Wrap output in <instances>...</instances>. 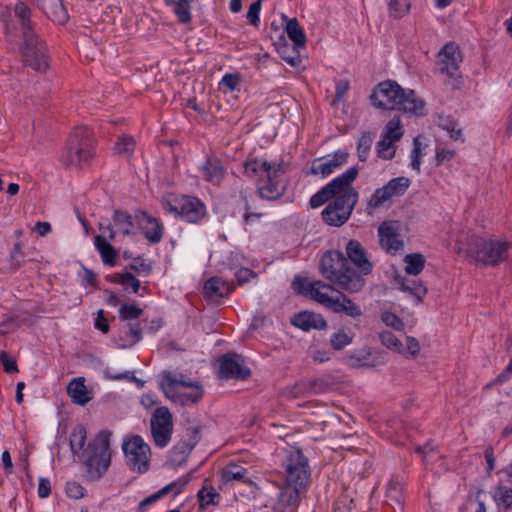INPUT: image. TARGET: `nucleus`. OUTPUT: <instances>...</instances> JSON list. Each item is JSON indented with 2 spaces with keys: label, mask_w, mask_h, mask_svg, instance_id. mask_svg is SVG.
<instances>
[{
  "label": "nucleus",
  "mask_w": 512,
  "mask_h": 512,
  "mask_svg": "<svg viewBox=\"0 0 512 512\" xmlns=\"http://www.w3.org/2000/svg\"><path fill=\"white\" fill-rule=\"evenodd\" d=\"M346 254L348 259L340 251L326 252L321 258L320 273L339 289L357 293L365 286L364 276L372 272L373 265L357 240L347 243Z\"/></svg>",
  "instance_id": "1"
},
{
  "label": "nucleus",
  "mask_w": 512,
  "mask_h": 512,
  "mask_svg": "<svg viewBox=\"0 0 512 512\" xmlns=\"http://www.w3.org/2000/svg\"><path fill=\"white\" fill-rule=\"evenodd\" d=\"M372 105L382 110H399L416 117L426 114L425 102L412 89L402 88L396 81L380 82L370 95Z\"/></svg>",
  "instance_id": "2"
},
{
  "label": "nucleus",
  "mask_w": 512,
  "mask_h": 512,
  "mask_svg": "<svg viewBox=\"0 0 512 512\" xmlns=\"http://www.w3.org/2000/svg\"><path fill=\"white\" fill-rule=\"evenodd\" d=\"M286 171L287 165L282 160L269 162L250 158L244 163L245 175L256 181L261 198L267 200H276L284 194L287 186Z\"/></svg>",
  "instance_id": "3"
},
{
  "label": "nucleus",
  "mask_w": 512,
  "mask_h": 512,
  "mask_svg": "<svg viewBox=\"0 0 512 512\" xmlns=\"http://www.w3.org/2000/svg\"><path fill=\"white\" fill-rule=\"evenodd\" d=\"M14 11L21 25L23 35L21 52L25 64L38 72H45L49 68L47 48L33 31L30 22V9L20 2L15 6Z\"/></svg>",
  "instance_id": "4"
},
{
  "label": "nucleus",
  "mask_w": 512,
  "mask_h": 512,
  "mask_svg": "<svg viewBox=\"0 0 512 512\" xmlns=\"http://www.w3.org/2000/svg\"><path fill=\"white\" fill-rule=\"evenodd\" d=\"M159 385L168 399L182 406L197 404L204 395L202 384L183 373L164 371Z\"/></svg>",
  "instance_id": "5"
},
{
  "label": "nucleus",
  "mask_w": 512,
  "mask_h": 512,
  "mask_svg": "<svg viewBox=\"0 0 512 512\" xmlns=\"http://www.w3.org/2000/svg\"><path fill=\"white\" fill-rule=\"evenodd\" d=\"M332 283H324L317 280L311 286L310 295L313 301L336 314H343L352 319H359L363 312L361 307L347 297L343 292L336 289Z\"/></svg>",
  "instance_id": "6"
},
{
  "label": "nucleus",
  "mask_w": 512,
  "mask_h": 512,
  "mask_svg": "<svg viewBox=\"0 0 512 512\" xmlns=\"http://www.w3.org/2000/svg\"><path fill=\"white\" fill-rule=\"evenodd\" d=\"M511 248L507 241L472 237L466 254L484 266H497L508 258Z\"/></svg>",
  "instance_id": "7"
},
{
  "label": "nucleus",
  "mask_w": 512,
  "mask_h": 512,
  "mask_svg": "<svg viewBox=\"0 0 512 512\" xmlns=\"http://www.w3.org/2000/svg\"><path fill=\"white\" fill-rule=\"evenodd\" d=\"M93 142L89 128L84 126L75 128L61 155V162L67 167L88 163L95 154Z\"/></svg>",
  "instance_id": "8"
},
{
  "label": "nucleus",
  "mask_w": 512,
  "mask_h": 512,
  "mask_svg": "<svg viewBox=\"0 0 512 512\" xmlns=\"http://www.w3.org/2000/svg\"><path fill=\"white\" fill-rule=\"evenodd\" d=\"M110 431H100L93 444L88 446V455L83 468L91 478H101L111 465Z\"/></svg>",
  "instance_id": "9"
},
{
  "label": "nucleus",
  "mask_w": 512,
  "mask_h": 512,
  "mask_svg": "<svg viewBox=\"0 0 512 512\" xmlns=\"http://www.w3.org/2000/svg\"><path fill=\"white\" fill-rule=\"evenodd\" d=\"M343 191L335 196L333 202L322 211V219L331 226H341L350 217L357 201L358 192L348 184Z\"/></svg>",
  "instance_id": "10"
},
{
  "label": "nucleus",
  "mask_w": 512,
  "mask_h": 512,
  "mask_svg": "<svg viewBox=\"0 0 512 512\" xmlns=\"http://www.w3.org/2000/svg\"><path fill=\"white\" fill-rule=\"evenodd\" d=\"M162 207L165 211L179 216L188 223H197L206 214L205 205L199 199L186 195L164 197Z\"/></svg>",
  "instance_id": "11"
},
{
  "label": "nucleus",
  "mask_w": 512,
  "mask_h": 512,
  "mask_svg": "<svg viewBox=\"0 0 512 512\" xmlns=\"http://www.w3.org/2000/svg\"><path fill=\"white\" fill-rule=\"evenodd\" d=\"M122 449L129 468L145 473L150 467L151 451L149 445L139 435H133L123 441Z\"/></svg>",
  "instance_id": "12"
},
{
  "label": "nucleus",
  "mask_w": 512,
  "mask_h": 512,
  "mask_svg": "<svg viewBox=\"0 0 512 512\" xmlns=\"http://www.w3.org/2000/svg\"><path fill=\"white\" fill-rule=\"evenodd\" d=\"M357 175L358 169L356 167L353 166L347 169L343 174L333 179L310 198L311 207H320L328 200L334 199L337 194L343 191V186L352 184Z\"/></svg>",
  "instance_id": "13"
},
{
  "label": "nucleus",
  "mask_w": 512,
  "mask_h": 512,
  "mask_svg": "<svg viewBox=\"0 0 512 512\" xmlns=\"http://www.w3.org/2000/svg\"><path fill=\"white\" fill-rule=\"evenodd\" d=\"M150 425L155 444L161 448L167 446L173 431V419L169 409L165 406L156 408L152 414Z\"/></svg>",
  "instance_id": "14"
},
{
  "label": "nucleus",
  "mask_w": 512,
  "mask_h": 512,
  "mask_svg": "<svg viewBox=\"0 0 512 512\" xmlns=\"http://www.w3.org/2000/svg\"><path fill=\"white\" fill-rule=\"evenodd\" d=\"M409 186L410 180L407 177L391 179L386 185L374 191L368 201V208L377 209L391 198L402 196Z\"/></svg>",
  "instance_id": "15"
},
{
  "label": "nucleus",
  "mask_w": 512,
  "mask_h": 512,
  "mask_svg": "<svg viewBox=\"0 0 512 512\" xmlns=\"http://www.w3.org/2000/svg\"><path fill=\"white\" fill-rule=\"evenodd\" d=\"M186 439L177 443L170 452L167 464L171 467L181 465L186 461L188 453L195 447L201 440V427L191 426L185 431Z\"/></svg>",
  "instance_id": "16"
},
{
  "label": "nucleus",
  "mask_w": 512,
  "mask_h": 512,
  "mask_svg": "<svg viewBox=\"0 0 512 512\" xmlns=\"http://www.w3.org/2000/svg\"><path fill=\"white\" fill-rule=\"evenodd\" d=\"M438 59L439 71L449 77H455L463 57L459 46L450 42L438 52Z\"/></svg>",
  "instance_id": "17"
},
{
  "label": "nucleus",
  "mask_w": 512,
  "mask_h": 512,
  "mask_svg": "<svg viewBox=\"0 0 512 512\" xmlns=\"http://www.w3.org/2000/svg\"><path fill=\"white\" fill-rule=\"evenodd\" d=\"M349 154L345 151L338 150L333 155L314 159L311 163L309 174L328 177L335 170L347 163Z\"/></svg>",
  "instance_id": "18"
},
{
  "label": "nucleus",
  "mask_w": 512,
  "mask_h": 512,
  "mask_svg": "<svg viewBox=\"0 0 512 512\" xmlns=\"http://www.w3.org/2000/svg\"><path fill=\"white\" fill-rule=\"evenodd\" d=\"M219 374L225 379H246L251 372L245 367L244 360L240 355L229 353L220 358Z\"/></svg>",
  "instance_id": "19"
},
{
  "label": "nucleus",
  "mask_w": 512,
  "mask_h": 512,
  "mask_svg": "<svg viewBox=\"0 0 512 512\" xmlns=\"http://www.w3.org/2000/svg\"><path fill=\"white\" fill-rule=\"evenodd\" d=\"M333 386L332 378L321 376L297 382L290 390L293 398L320 394L328 391Z\"/></svg>",
  "instance_id": "20"
},
{
  "label": "nucleus",
  "mask_w": 512,
  "mask_h": 512,
  "mask_svg": "<svg viewBox=\"0 0 512 512\" xmlns=\"http://www.w3.org/2000/svg\"><path fill=\"white\" fill-rule=\"evenodd\" d=\"M287 480H308L311 471L308 459L300 450H294L287 456L286 463Z\"/></svg>",
  "instance_id": "21"
},
{
  "label": "nucleus",
  "mask_w": 512,
  "mask_h": 512,
  "mask_svg": "<svg viewBox=\"0 0 512 512\" xmlns=\"http://www.w3.org/2000/svg\"><path fill=\"white\" fill-rule=\"evenodd\" d=\"M378 236L381 247L388 253L394 254L403 246L394 222H383L378 228Z\"/></svg>",
  "instance_id": "22"
},
{
  "label": "nucleus",
  "mask_w": 512,
  "mask_h": 512,
  "mask_svg": "<svg viewBox=\"0 0 512 512\" xmlns=\"http://www.w3.org/2000/svg\"><path fill=\"white\" fill-rule=\"evenodd\" d=\"M292 324L303 331H309L311 329L323 330L328 326L327 321L321 314L310 311H303L295 315Z\"/></svg>",
  "instance_id": "23"
},
{
  "label": "nucleus",
  "mask_w": 512,
  "mask_h": 512,
  "mask_svg": "<svg viewBox=\"0 0 512 512\" xmlns=\"http://www.w3.org/2000/svg\"><path fill=\"white\" fill-rule=\"evenodd\" d=\"M38 6L49 19L58 24L68 20V14L61 0H36Z\"/></svg>",
  "instance_id": "24"
},
{
  "label": "nucleus",
  "mask_w": 512,
  "mask_h": 512,
  "mask_svg": "<svg viewBox=\"0 0 512 512\" xmlns=\"http://www.w3.org/2000/svg\"><path fill=\"white\" fill-rule=\"evenodd\" d=\"M201 171L205 180L213 185H219L225 175L222 162L216 157H207Z\"/></svg>",
  "instance_id": "25"
},
{
  "label": "nucleus",
  "mask_w": 512,
  "mask_h": 512,
  "mask_svg": "<svg viewBox=\"0 0 512 512\" xmlns=\"http://www.w3.org/2000/svg\"><path fill=\"white\" fill-rule=\"evenodd\" d=\"M67 393L71 397L72 402L78 405H84L92 399L90 392L85 386L83 377L72 379L67 386Z\"/></svg>",
  "instance_id": "26"
},
{
  "label": "nucleus",
  "mask_w": 512,
  "mask_h": 512,
  "mask_svg": "<svg viewBox=\"0 0 512 512\" xmlns=\"http://www.w3.org/2000/svg\"><path fill=\"white\" fill-rule=\"evenodd\" d=\"M234 287L220 277H212L205 282L204 293L209 298L228 296Z\"/></svg>",
  "instance_id": "27"
},
{
  "label": "nucleus",
  "mask_w": 512,
  "mask_h": 512,
  "mask_svg": "<svg viewBox=\"0 0 512 512\" xmlns=\"http://www.w3.org/2000/svg\"><path fill=\"white\" fill-rule=\"evenodd\" d=\"M142 231L145 238L151 243H158L163 236V226L158 219L142 213Z\"/></svg>",
  "instance_id": "28"
},
{
  "label": "nucleus",
  "mask_w": 512,
  "mask_h": 512,
  "mask_svg": "<svg viewBox=\"0 0 512 512\" xmlns=\"http://www.w3.org/2000/svg\"><path fill=\"white\" fill-rule=\"evenodd\" d=\"M306 490L305 482H285L280 493V500L287 505H296L300 495Z\"/></svg>",
  "instance_id": "29"
},
{
  "label": "nucleus",
  "mask_w": 512,
  "mask_h": 512,
  "mask_svg": "<svg viewBox=\"0 0 512 512\" xmlns=\"http://www.w3.org/2000/svg\"><path fill=\"white\" fill-rule=\"evenodd\" d=\"M94 245L105 265L114 266L116 264L118 253L105 236L96 235L94 238Z\"/></svg>",
  "instance_id": "30"
},
{
  "label": "nucleus",
  "mask_w": 512,
  "mask_h": 512,
  "mask_svg": "<svg viewBox=\"0 0 512 512\" xmlns=\"http://www.w3.org/2000/svg\"><path fill=\"white\" fill-rule=\"evenodd\" d=\"M87 439V432L83 425H76L70 434V448L74 455H80L84 452V447Z\"/></svg>",
  "instance_id": "31"
},
{
  "label": "nucleus",
  "mask_w": 512,
  "mask_h": 512,
  "mask_svg": "<svg viewBox=\"0 0 512 512\" xmlns=\"http://www.w3.org/2000/svg\"><path fill=\"white\" fill-rule=\"evenodd\" d=\"M197 496L201 510L206 509L210 505H218L221 500L220 494L211 485H204L202 489L198 491Z\"/></svg>",
  "instance_id": "32"
},
{
  "label": "nucleus",
  "mask_w": 512,
  "mask_h": 512,
  "mask_svg": "<svg viewBox=\"0 0 512 512\" xmlns=\"http://www.w3.org/2000/svg\"><path fill=\"white\" fill-rule=\"evenodd\" d=\"M285 31L288 37L294 43V48H304L306 43V36L303 29L300 27L296 18L290 19L287 24Z\"/></svg>",
  "instance_id": "33"
},
{
  "label": "nucleus",
  "mask_w": 512,
  "mask_h": 512,
  "mask_svg": "<svg viewBox=\"0 0 512 512\" xmlns=\"http://www.w3.org/2000/svg\"><path fill=\"white\" fill-rule=\"evenodd\" d=\"M250 471L234 463L226 465L222 470V480H250Z\"/></svg>",
  "instance_id": "34"
},
{
  "label": "nucleus",
  "mask_w": 512,
  "mask_h": 512,
  "mask_svg": "<svg viewBox=\"0 0 512 512\" xmlns=\"http://www.w3.org/2000/svg\"><path fill=\"white\" fill-rule=\"evenodd\" d=\"M171 492H173L174 495L176 496L181 492V487H178L176 482H170L168 485H166L156 493L143 499L139 504V509L143 510L146 506L155 503L156 501H158L159 499L163 498L164 496Z\"/></svg>",
  "instance_id": "35"
},
{
  "label": "nucleus",
  "mask_w": 512,
  "mask_h": 512,
  "mask_svg": "<svg viewBox=\"0 0 512 512\" xmlns=\"http://www.w3.org/2000/svg\"><path fill=\"white\" fill-rule=\"evenodd\" d=\"M403 134L404 130L402 128L400 117L396 115L386 124L382 137L396 143L402 138Z\"/></svg>",
  "instance_id": "36"
},
{
  "label": "nucleus",
  "mask_w": 512,
  "mask_h": 512,
  "mask_svg": "<svg viewBox=\"0 0 512 512\" xmlns=\"http://www.w3.org/2000/svg\"><path fill=\"white\" fill-rule=\"evenodd\" d=\"M401 289L413 296L417 303L422 302L427 293L426 287L421 282L412 279H403Z\"/></svg>",
  "instance_id": "37"
},
{
  "label": "nucleus",
  "mask_w": 512,
  "mask_h": 512,
  "mask_svg": "<svg viewBox=\"0 0 512 512\" xmlns=\"http://www.w3.org/2000/svg\"><path fill=\"white\" fill-rule=\"evenodd\" d=\"M115 226L123 235H130L133 228L132 217L128 212L115 210L113 213Z\"/></svg>",
  "instance_id": "38"
},
{
  "label": "nucleus",
  "mask_w": 512,
  "mask_h": 512,
  "mask_svg": "<svg viewBox=\"0 0 512 512\" xmlns=\"http://www.w3.org/2000/svg\"><path fill=\"white\" fill-rule=\"evenodd\" d=\"M166 2L174 7V13L181 23H189L191 21L190 3L188 0H166Z\"/></svg>",
  "instance_id": "39"
},
{
  "label": "nucleus",
  "mask_w": 512,
  "mask_h": 512,
  "mask_svg": "<svg viewBox=\"0 0 512 512\" xmlns=\"http://www.w3.org/2000/svg\"><path fill=\"white\" fill-rule=\"evenodd\" d=\"M404 261L406 263L405 271L409 275H418L425 265V258L418 253L406 255Z\"/></svg>",
  "instance_id": "40"
},
{
  "label": "nucleus",
  "mask_w": 512,
  "mask_h": 512,
  "mask_svg": "<svg viewBox=\"0 0 512 512\" xmlns=\"http://www.w3.org/2000/svg\"><path fill=\"white\" fill-rule=\"evenodd\" d=\"M353 338L354 334L352 332L340 329L331 336L330 345L334 350L339 351L350 345Z\"/></svg>",
  "instance_id": "41"
},
{
  "label": "nucleus",
  "mask_w": 512,
  "mask_h": 512,
  "mask_svg": "<svg viewBox=\"0 0 512 512\" xmlns=\"http://www.w3.org/2000/svg\"><path fill=\"white\" fill-rule=\"evenodd\" d=\"M135 145V139L132 136L122 135L116 141L114 150L120 156L129 157L134 152Z\"/></svg>",
  "instance_id": "42"
},
{
  "label": "nucleus",
  "mask_w": 512,
  "mask_h": 512,
  "mask_svg": "<svg viewBox=\"0 0 512 512\" xmlns=\"http://www.w3.org/2000/svg\"><path fill=\"white\" fill-rule=\"evenodd\" d=\"M373 141L374 136L370 132L363 133L359 138L357 144V153L360 161L364 162L367 160Z\"/></svg>",
  "instance_id": "43"
},
{
  "label": "nucleus",
  "mask_w": 512,
  "mask_h": 512,
  "mask_svg": "<svg viewBox=\"0 0 512 512\" xmlns=\"http://www.w3.org/2000/svg\"><path fill=\"white\" fill-rule=\"evenodd\" d=\"M376 152L378 157L383 160H391L396 153L395 142L384 137L376 144Z\"/></svg>",
  "instance_id": "44"
},
{
  "label": "nucleus",
  "mask_w": 512,
  "mask_h": 512,
  "mask_svg": "<svg viewBox=\"0 0 512 512\" xmlns=\"http://www.w3.org/2000/svg\"><path fill=\"white\" fill-rule=\"evenodd\" d=\"M112 281L122 285L125 289L130 287L133 293H137L141 285L140 281L132 273L115 274Z\"/></svg>",
  "instance_id": "45"
},
{
  "label": "nucleus",
  "mask_w": 512,
  "mask_h": 512,
  "mask_svg": "<svg viewBox=\"0 0 512 512\" xmlns=\"http://www.w3.org/2000/svg\"><path fill=\"white\" fill-rule=\"evenodd\" d=\"M8 262L13 270L19 269L24 264L25 253L23 252V244L21 241L15 242L9 254Z\"/></svg>",
  "instance_id": "46"
},
{
  "label": "nucleus",
  "mask_w": 512,
  "mask_h": 512,
  "mask_svg": "<svg viewBox=\"0 0 512 512\" xmlns=\"http://www.w3.org/2000/svg\"><path fill=\"white\" fill-rule=\"evenodd\" d=\"M369 356H370L369 351H363L359 355L351 354L349 356V360L351 361L350 365L354 366V367L360 366V367H369L370 368V367H375L377 365L384 364L383 360L369 362L368 361Z\"/></svg>",
  "instance_id": "47"
},
{
  "label": "nucleus",
  "mask_w": 512,
  "mask_h": 512,
  "mask_svg": "<svg viewBox=\"0 0 512 512\" xmlns=\"http://www.w3.org/2000/svg\"><path fill=\"white\" fill-rule=\"evenodd\" d=\"M64 490L66 495L74 500L81 499L88 494V490L80 482H66Z\"/></svg>",
  "instance_id": "48"
},
{
  "label": "nucleus",
  "mask_w": 512,
  "mask_h": 512,
  "mask_svg": "<svg viewBox=\"0 0 512 512\" xmlns=\"http://www.w3.org/2000/svg\"><path fill=\"white\" fill-rule=\"evenodd\" d=\"M381 343L388 349H392L397 352H402L401 341L390 331H382L379 334Z\"/></svg>",
  "instance_id": "49"
},
{
  "label": "nucleus",
  "mask_w": 512,
  "mask_h": 512,
  "mask_svg": "<svg viewBox=\"0 0 512 512\" xmlns=\"http://www.w3.org/2000/svg\"><path fill=\"white\" fill-rule=\"evenodd\" d=\"M143 314V310L137 305L124 304L119 309V318L123 321L136 320Z\"/></svg>",
  "instance_id": "50"
},
{
  "label": "nucleus",
  "mask_w": 512,
  "mask_h": 512,
  "mask_svg": "<svg viewBox=\"0 0 512 512\" xmlns=\"http://www.w3.org/2000/svg\"><path fill=\"white\" fill-rule=\"evenodd\" d=\"M494 498L499 505L510 508L512 506V489L499 485Z\"/></svg>",
  "instance_id": "51"
},
{
  "label": "nucleus",
  "mask_w": 512,
  "mask_h": 512,
  "mask_svg": "<svg viewBox=\"0 0 512 512\" xmlns=\"http://www.w3.org/2000/svg\"><path fill=\"white\" fill-rule=\"evenodd\" d=\"M241 77L237 73H227L222 77L220 86H224L230 92L239 90Z\"/></svg>",
  "instance_id": "52"
},
{
  "label": "nucleus",
  "mask_w": 512,
  "mask_h": 512,
  "mask_svg": "<svg viewBox=\"0 0 512 512\" xmlns=\"http://www.w3.org/2000/svg\"><path fill=\"white\" fill-rule=\"evenodd\" d=\"M314 283H316V281L306 283V280L304 278L297 276L294 278V280L292 282V286H293L294 290L297 291L299 294H302V295L308 297L309 299L313 300V298L311 297V295L309 293H310L311 286Z\"/></svg>",
  "instance_id": "53"
},
{
  "label": "nucleus",
  "mask_w": 512,
  "mask_h": 512,
  "mask_svg": "<svg viewBox=\"0 0 512 512\" xmlns=\"http://www.w3.org/2000/svg\"><path fill=\"white\" fill-rule=\"evenodd\" d=\"M421 142L418 138H414L413 140V149L411 151V167L413 170H416L417 172H420V166H421Z\"/></svg>",
  "instance_id": "54"
},
{
  "label": "nucleus",
  "mask_w": 512,
  "mask_h": 512,
  "mask_svg": "<svg viewBox=\"0 0 512 512\" xmlns=\"http://www.w3.org/2000/svg\"><path fill=\"white\" fill-rule=\"evenodd\" d=\"M125 329H126V334H127V336H129L131 338V341L128 345H124L123 347H126V346L130 347L142 339V330H141L140 324L138 322L128 323L125 326Z\"/></svg>",
  "instance_id": "55"
},
{
  "label": "nucleus",
  "mask_w": 512,
  "mask_h": 512,
  "mask_svg": "<svg viewBox=\"0 0 512 512\" xmlns=\"http://www.w3.org/2000/svg\"><path fill=\"white\" fill-rule=\"evenodd\" d=\"M389 8L394 16H402L410 9V0H390Z\"/></svg>",
  "instance_id": "56"
},
{
  "label": "nucleus",
  "mask_w": 512,
  "mask_h": 512,
  "mask_svg": "<svg viewBox=\"0 0 512 512\" xmlns=\"http://www.w3.org/2000/svg\"><path fill=\"white\" fill-rule=\"evenodd\" d=\"M382 321L385 323L386 326L392 327L396 330H402L404 329V323L401 321V319L392 312H384L381 315Z\"/></svg>",
  "instance_id": "57"
},
{
  "label": "nucleus",
  "mask_w": 512,
  "mask_h": 512,
  "mask_svg": "<svg viewBox=\"0 0 512 512\" xmlns=\"http://www.w3.org/2000/svg\"><path fill=\"white\" fill-rule=\"evenodd\" d=\"M261 3L262 0H257L256 2L252 3L246 14L247 20L254 26H258L260 23L259 13L261 10Z\"/></svg>",
  "instance_id": "58"
},
{
  "label": "nucleus",
  "mask_w": 512,
  "mask_h": 512,
  "mask_svg": "<svg viewBox=\"0 0 512 512\" xmlns=\"http://www.w3.org/2000/svg\"><path fill=\"white\" fill-rule=\"evenodd\" d=\"M0 361L3 364L4 370L7 373H13L18 371L16 361L13 358L9 357L6 352H2L0 354Z\"/></svg>",
  "instance_id": "59"
},
{
  "label": "nucleus",
  "mask_w": 512,
  "mask_h": 512,
  "mask_svg": "<svg viewBox=\"0 0 512 512\" xmlns=\"http://www.w3.org/2000/svg\"><path fill=\"white\" fill-rule=\"evenodd\" d=\"M406 352H408L412 357H415L418 355L420 351V344L418 340L414 337H406ZM404 352V349H403Z\"/></svg>",
  "instance_id": "60"
},
{
  "label": "nucleus",
  "mask_w": 512,
  "mask_h": 512,
  "mask_svg": "<svg viewBox=\"0 0 512 512\" xmlns=\"http://www.w3.org/2000/svg\"><path fill=\"white\" fill-rule=\"evenodd\" d=\"M454 155H455V152L453 150L445 149V148H438L436 150L437 165H440L444 161L451 160L454 157Z\"/></svg>",
  "instance_id": "61"
},
{
  "label": "nucleus",
  "mask_w": 512,
  "mask_h": 512,
  "mask_svg": "<svg viewBox=\"0 0 512 512\" xmlns=\"http://www.w3.org/2000/svg\"><path fill=\"white\" fill-rule=\"evenodd\" d=\"M130 267L131 269L144 274H149L151 272V266L145 263L142 258H136Z\"/></svg>",
  "instance_id": "62"
},
{
  "label": "nucleus",
  "mask_w": 512,
  "mask_h": 512,
  "mask_svg": "<svg viewBox=\"0 0 512 512\" xmlns=\"http://www.w3.org/2000/svg\"><path fill=\"white\" fill-rule=\"evenodd\" d=\"M349 90V82L347 80H339L336 83L335 100L340 101Z\"/></svg>",
  "instance_id": "63"
},
{
  "label": "nucleus",
  "mask_w": 512,
  "mask_h": 512,
  "mask_svg": "<svg viewBox=\"0 0 512 512\" xmlns=\"http://www.w3.org/2000/svg\"><path fill=\"white\" fill-rule=\"evenodd\" d=\"M416 451L422 455V457L425 459V460H428L429 458H433L434 456V448L433 446L430 444V443H427L426 445H424L423 447H417L416 448Z\"/></svg>",
  "instance_id": "64"
}]
</instances>
